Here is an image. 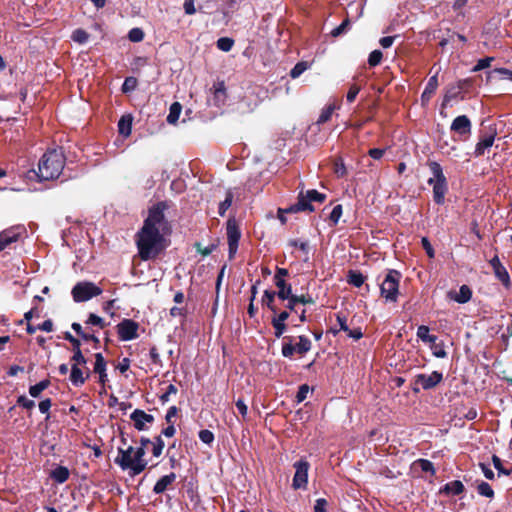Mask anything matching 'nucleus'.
<instances>
[{
    "label": "nucleus",
    "mask_w": 512,
    "mask_h": 512,
    "mask_svg": "<svg viewBox=\"0 0 512 512\" xmlns=\"http://www.w3.org/2000/svg\"><path fill=\"white\" fill-rule=\"evenodd\" d=\"M164 209V203L153 206L149 210L143 227L136 235V244L142 260L155 258L164 249V235L168 231Z\"/></svg>",
    "instance_id": "f257e3e1"
},
{
    "label": "nucleus",
    "mask_w": 512,
    "mask_h": 512,
    "mask_svg": "<svg viewBox=\"0 0 512 512\" xmlns=\"http://www.w3.org/2000/svg\"><path fill=\"white\" fill-rule=\"evenodd\" d=\"M144 456L145 451L143 447H134L131 445L126 448L119 447L114 462L122 470H128L131 476H136L142 473L148 465Z\"/></svg>",
    "instance_id": "f03ea898"
},
{
    "label": "nucleus",
    "mask_w": 512,
    "mask_h": 512,
    "mask_svg": "<svg viewBox=\"0 0 512 512\" xmlns=\"http://www.w3.org/2000/svg\"><path fill=\"white\" fill-rule=\"evenodd\" d=\"M64 168V156L58 150L45 153L39 161L37 176L40 181L57 178Z\"/></svg>",
    "instance_id": "7ed1b4c3"
},
{
    "label": "nucleus",
    "mask_w": 512,
    "mask_h": 512,
    "mask_svg": "<svg viewBox=\"0 0 512 512\" xmlns=\"http://www.w3.org/2000/svg\"><path fill=\"white\" fill-rule=\"evenodd\" d=\"M428 165L432 174L428 179V184L433 187V199L437 204H443L448 187L442 167L439 163L434 161L430 162Z\"/></svg>",
    "instance_id": "20e7f679"
},
{
    "label": "nucleus",
    "mask_w": 512,
    "mask_h": 512,
    "mask_svg": "<svg viewBox=\"0 0 512 512\" xmlns=\"http://www.w3.org/2000/svg\"><path fill=\"white\" fill-rule=\"evenodd\" d=\"M294 338L286 336L282 342V355L286 358H291L295 353L303 356L310 351L312 343L311 340L304 335L298 337V342L294 343Z\"/></svg>",
    "instance_id": "39448f33"
},
{
    "label": "nucleus",
    "mask_w": 512,
    "mask_h": 512,
    "mask_svg": "<svg viewBox=\"0 0 512 512\" xmlns=\"http://www.w3.org/2000/svg\"><path fill=\"white\" fill-rule=\"evenodd\" d=\"M401 274L396 270H390L380 285L381 296L387 302H396L399 294V282Z\"/></svg>",
    "instance_id": "423d86ee"
},
{
    "label": "nucleus",
    "mask_w": 512,
    "mask_h": 512,
    "mask_svg": "<svg viewBox=\"0 0 512 512\" xmlns=\"http://www.w3.org/2000/svg\"><path fill=\"white\" fill-rule=\"evenodd\" d=\"M102 293V289L93 282L81 281L75 284L71 294L75 302H86Z\"/></svg>",
    "instance_id": "0eeeda50"
},
{
    "label": "nucleus",
    "mask_w": 512,
    "mask_h": 512,
    "mask_svg": "<svg viewBox=\"0 0 512 512\" xmlns=\"http://www.w3.org/2000/svg\"><path fill=\"white\" fill-rule=\"evenodd\" d=\"M443 379L442 373L433 371L430 374H418L414 377V392H419L420 389L428 390L434 388Z\"/></svg>",
    "instance_id": "6e6552de"
},
{
    "label": "nucleus",
    "mask_w": 512,
    "mask_h": 512,
    "mask_svg": "<svg viewBox=\"0 0 512 512\" xmlns=\"http://www.w3.org/2000/svg\"><path fill=\"white\" fill-rule=\"evenodd\" d=\"M450 129L458 136V140L467 141L471 136L472 124L466 115H461L452 121Z\"/></svg>",
    "instance_id": "1a4fd4ad"
},
{
    "label": "nucleus",
    "mask_w": 512,
    "mask_h": 512,
    "mask_svg": "<svg viewBox=\"0 0 512 512\" xmlns=\"http://www.w3.org/2000/svg\"><path fill=\"white\" fill-rule=\"evenodd\" d=\"M309 463L306 460H300L294 463L295 474L292 487L294 489L306 488L308 483Z\"/></svg>",
    "instance_id": "9d476101"
},
{
    "label": "nucleus",
    "mask_w": 512,
    "mask_h": 512,
    "mask_svg": "<svg viewBox=\"0 0 512 512\" xmlns=\"http://www.w3.org/2000/svg\"><path fill=\"white\" fill-rule=\"evenodd\" d=\"M139 325L131 319H124L117 325L118 336L122 341H130L138 337Z\"/></svg>",
    "instance_id": "9b49d317"
},
{
    "label": "nucleus",
    "mask_w": 512,
    "mask_h": 512,
    "mask_svg": "<svg viewBox=\"0 0 512 512\" xmlns=\"http://www.w3.org/2000/svg\"><path fill=\"white\" fill-rule=\"evenodd\" d=\"M227 240L229 246V257L233 258L238 249V243L240 239V231L235 220H229L227 222Z\"/></svg>",
    "instance_id": "f8f14e48"
},
{
    "label": "nucleus",
    "mask_w": 512,
    "mask_h": 512,
    "mask_svg": "<svg viewBox=\"0 0 512 512\" xmlns=\"http://www.w3.org/2000/svg\"><path fill=\"white\" fill-rule=\"evenodd\" d=\"M337 323L339 325L338 330H333V333H337L338 331H344L347 333V336L350 338H353L354 340H359L362 338L363 333L359 327L350 329L347 324V319L345 316L338 314L337 317Z\"/></svg>",
    "instance_id": "ddd939ff"
},
{
    "label": "nucleus",
    "mask_w": 512,
    "mask_h": 512,
    "mask_svg": "<svg viewBox=\"0 0 512 512\" xmlns=\"http://www.w3.org/2000/svg\"><path fill=\"white\" fill-rule=\"evenodd\" d=\"M130 418L133 420L135 428L139 431L144 430L146 424L152 423L154 420L151 414H147L145 411L139 409L134 410Z\"/></svg>",
    "instance_id": "4468645a"
},
{
    "label": "nucleus",
    "mask_w": 512,
    "mask_h": 512,
    "mask_svg": "<svg viewBox=\"0 0 512 512\" xmlns=\"http://www.w3.org/2000/svg\"><path fill=\"white\" fill-rule=\"evenodd\" d=\"M20 236V228H10L0 232V251L9 244L18 240Z\"/></svg>",
    "instance_id": "2eb2a0df"
},
{
    "label": "nucleus",
    "mask_w": 512,
    "mask_h": 512,
    "mask_svg": "<svg viewBox=\"0 0 512 512\" xmlns=\"http://www.w3.org/2000/svg\"><path fill=\"white\" fill-rule=\"evenodd\" d=\"M314 210V207L312 206L310 199L308 196L303 193L299 194L298 201L294 205H291L288 209H286V212H299V211H309L312 212Z\"/></svg>",
    "instance_id": "dca6fc26"
},
{
    "label": "nucleus",
    "mask_w": 512,
    "mask_h": 512,
    "mask_svg": "<svg viewBox=\"0 0 512 512\" xmlns=\"http://www.w3.org/2000/svg\"><path fill=\"white\" fill-rule=\"evenodd\" d=\"M448 296L458 303H466L471 299L472 291L467 285H462L458 292L450 291Z\"/></svg>",
    "instance_id": "f3484780"
},
{
    "label": "nucleus",
    "mask_w": 512,
    "mask_h": 512,
    "mask_svg": "<svg viewBox=\"0 0 512 512\" xmlns=\"http://www.w3.org/2000/svg\"><path fill=\"white\" fill-rule=\"evenodd\" d=\"M89 376V370L83 371L79 366H71L70 380L73 385L81 386Z\"/></svg>",
    "instance_id": "a211bd4d"
},
{
    "label": "nucleus",
    "mask_w": 512,
    "mask_h": 512,
    "mask_svg": "<svg viewBox=\"0 0 512 512\" xmlns=\"http://www.w3.org/2000/svg\"><path fill=\"white\" fill-rule=\"evenodd\" d=\"M495 140V134L491 133L488 135L483 136L479 142L476 144L475 147V155L476 156H482L485 154V151L488 150L494 143Z\"/></svg>",
    "instance_id": "6ab92c4d"
},
{
    "label": "nucleus",
    "mask_w": 512,
    "mask_h": 512,
    "mask_svg": "<svg viewBox=\"0 0 512 512\" xmlns=\"http://www.w3.org/2000/svg\"><path fill=\"white\" fill-rule=\"evenodd\" d=\"M437 87H438V77L436 74L429 78V80L426 84V87L421 95V100L423 103H426L431 99V97L435 93Z\"/></svg>",
    "instance_id": "aec40b11"
},
{
    "label": "nucleus",
    "mask_w": 512,
    "mask_h": 512,
    "mask_svg": "<svg viewBox=\"0 0 512 512\" xmlns=\"http://www.w3.org/2000/svg\"><path fill=\"white\" fill-rule=\"evenodd\" d=\"M176 479L175 473L162 476L154 485L153 491L156 494L163 493Z\"/></svg>",
    "instance_id": "412c9836"
},
{
    "label": "nucleus",
    "mask_w": 512,
    "mask_h": 512,
    "mask_svg": "<svg viewBox=\"0 0 512 512\" xmlns=\"http://www.w3.org/2000/svg\"><path fill=\"white\" fill-rule=\"evenodd\" d=\"M275 285L278 288L276 294L279 299L284 301L286 298H290V295H292V287L290 284L286 283L285 279L279 278Z\"/></svg>",
    "instance_id": "4be33fe9"
},
{
    "label": "nucleus",
    "mask_w": 512,
    "mask_h": 512,
    "mask_svg": "<svg viewBox=\"0 0 512 512\" xmlns=\"http://www.w3.org/2000/svg\"><path fill=\"white\" fill-rule=\"evenodd\" d=\"M132 129V117L130 115H124L118 122V131L124 136L128 137L131 134Z\"/></svg>",
    "instance_id": "5701e85b"
},
{
    "label": "nucleus",
    "mask_w": 512,
    "mask_h": 512,
    "mask_svg": "<svg viewBox=\"0 0 512 512\" xmlns=\"http://www.w3.org/2000/svg\"><path fill=\"white\" fill-rule=\"evenodd\" d=\"M464 491V485L459 480H454L447 483L442 489L441 492L446 493L448 495H459Z\"/></svg>",
    "instance_id": "b1692460"
},
{
    "label": "nucleus",
    "mask_w": 512,
    "mask_h": 512,
    "mask_svg": "<svg viewBox=\"0 0 512 512\" xmlns=\"http://www.w3.org/2000/svg\"><path fill=\"white\" fill-rule=\"evenodd\" d=\"M69 475V470L64 466H58L51 472V478L59 484H62L65 481H67Z\"/></svg>",
    "instance_id": "393cba45"
},
{
    "label": "nucleus",
    "mask_w": 512,
    "mask_h": 512,
    "mask_svg": "<svg viewBox=\"0 0 512 512\" xmlns=\"http://www.w3.org/2000/svg\"><path fill=\"white\" fill-rule=\"evenodd\" d=\"M429 327L421 325L417 329V337L425 343H434L437 340L435 335L429 334Z\"/></svg>",
    "instance_id": "a878e982"
},
{
    "label": "nucleus",
    "mask_w": 512,
    "mask_h": 512,
    "mask_svg": "<svg viewBox=\"0 0 512 512\" xmlns=\"http://www.w3.org/2000/svg\"><path fill=\"white\" fill-rule=\"evenodd\" d=\"M182 110V106L180 103L175 102L170 106L169 114L167 116V122L170 124H175L180 116Z\"/></svg>",
    "instance_id": "bb28decb"
},
{
    "label": "nucleus",
    "mask_w": 512,
    "mask_h": 512,
    "mask_svg": "<svg viewBox=\"0 0 512 512\" xmlns=\"http://www.w3.org/2000/svg\"><path fill=\"white\" fill-rule=\"evenodd\" d=\"M275 296H277L275 291L265 290L262 297V303L266 305L273 313L276 314L277 310L273 305Z\"/></svg>",
    "instance_id": "cd10ccee"
},
{
    "label": "nucleus",
    "mask_w": 512,
    "mask_h": 512,
    "mask_svg": "<svg viewBox=\"0 0 512 512\" xmlns=\"http://www.w3.org/2000/svg\"><path fill=\"white\" fill-rule=\"evenodd\" d=\"M49 385H50L49 380H42L39 383H37L29 388V394L32 397L36 398L41 394L42 391H44L46 388H48Z\"/></svg>",
    "instance_id": "c85d7f7f"
},
{
    "label": "nucleus",
    "mask_w": 512,
    "mask_h": 512,
    "mask_svg": "<svg viewBox=\"0 0 512 512\" xmlns=\"http://www.w3.org/2000/svg\"><path fill=\"white\" fill-rule=\"evenodd\" d=\"M493 271H494V274L497 277V279L500 280L503 283V285H505L506 287H508L510 285L509 274L503 265L497 267Z\"/></svg>",
    "instance_id": "c756f323"
},
{
    "label": "nucleus",
    "mask_w": 512,
    "mask_h": 512,
    "mask_svg": "<svg viewBox=\"0 0 512 512\" xmlns=\"http://www.w3.org/2000/svg\"><path fill=\"white\" fill-rule=\"evenodd\" d=\"M214 97L218 104L223 103L226 97L225 85L223 82H218L214 85Z\"/></svg>",
    "instance_id": "7c9ffc66"
},
{
    "label": "nucleus",
    "mask_w": 512,
    "mask_h": 512,
    "mask_svg": "<svg viewBox=\"0 0 512 512\" xmlns=\"http://www.w3.org/2000/svg\"><path fill=\"white\" fill-rule=\"evenodd\" d=\"M477 491L481 496H484L487 498L494 497V491H493L492 487L490 486V484H488L487 482H484V481L480 482L477 485Z\"/></svg>",
    "instance_id": "2f4dec72"
},
{
    "label": "nucleus",
    "mask_w": 512,
    "mask_h": 512,
    "mask_svg": "<svg viewBox=\"0 0 512 512\" xmlns=\"http://www.w3.org/2000/svg\"><path fill=\"white\" fill-rule=\"evenodd\" d=\"M309 64L305 61L298 62L290 71V76L293 79L298 78L303 72L309 68Z\"/></svg>",
    "instance_id": "473e14b6"
},
{
    "label": "nucleus",
    "mask_w": 512,
    "mask_h": 512,
    "mask_svg": "<svg viewBox=\"0 0 512 512\" xmlns=\"http://www.w3.org/2000/svg\"><path fill=\"white\" fill-rule=\"evenodd\" d=\"M364 276L359 272L350 271L348 275V283L355 286L360 287L364 283Z\"/></svg>",
    "instance_id": "72a5a7b5"
},
{
    "label": "nucleus",
    "mask_w": 512,
    "mask_h": 512,
    "mask_svg": "<svg viewBox=\"0 0 512 512\" xmlns=\"http://www.w3.org/2000/svg\"><path fill=\"white\" fill-rule=\"evenodd\" d=\"M71 38L74 42L84 44L89 39V34L83 29H76L73 31Z\"/></svg>",
    "instance_id": "f704fd0d"
},
{
    "label": "nucleus",
    "mask_w": 512,
    "mask_h": 512,
    "mask_svg": "<svg viewBox=\"0 0 512 512\" xmlns=\"http://www.w3.org/2000/svg\"><path fill=\"white\" fill-rule=\"evenodd\" d=\"M430 349L432 354L437 358H445L447 356L443 343H437L436 341L434 343H430Z\"/></svg>",
    "instance_id": "c9c22d12"
},
{
    "label": "nucleus",
    "mask_w": 512,
    "mask_h": 512,
    "mask_svg": "<svg viewBox=\"0 0 512 512\" xmlns=\"http://www.w3.org/2000/svg\"><path fill=\"white\" fill-rule=\"evenodd\" d=\"M233 201V193L231 191H227L225 199L219 204V214L223 216L227 209L231 206Z\"/></svg>",
    "instance_id": "e433bc0d"
},
{
    "label": "nucleus",
    "mask_w": 512,
    "mask_h": 512,
    "mask_svg": "<svg viewBox=\"0 0 512 512\" xmlns=\"http://www.w3.org/2000/svg\"><path fill=\"white\" fill-rule=\"evenodd\" d=\"M234 41L228 37H222L217 40V48L221 51L228 52L232 49Z\"/></svg>",
    "instance_id": "4c0bfd02"
},
{
    "label": "nucleus",
    "mask_w": 512,
    "mask_h": 512,
    "mask_svg": "<svg viewBox=\"0 0 512 512\" xmlns=\"http://www.w3.org/2000/svg\"><path fill=\"white\" fill-rule=\"evenodd\" d=\"M74 354L71 358V361L73 362L71 366H85L86 365V359L83 356L81 349H75L73 350Z\"/></svg>",
    "instance_id": "58836bf2"
},
{
    "label": "nucleus",
    "mask_w": 512,
    "mask_h": 512,
    "mask_svg": "<svg viewBox=\"0 0 512 512\" xmlns=\"http://www.w3.org/2000/svg\"><path fill=\"white\" fill-rule=\"evenodd\" d=\"M106 371V362L104 360V357L101 353L95 354V364H94V372H104Z\"/></svg>",
    "instance_id": "ea45409f"
},
{
    "label": "nucleus",
    "mask_w": 512,
    "mask_h": 512,
    "mask_svg": "<svg viewBox=\"0 0 512 512\" xmlns=\"http://www.w3.org/2000/svg\"><path fill=\"white\" fill-rule=\"evenodd\" d=\"M333 112H334L333 106H328V107L324 108L319 115L317 123L323 124V123H326L327 121H329Z\"/></svg>",
    "instance_id": "a19ab883"
},
{
    "label": "nucleus",
    "mask_w": 512,
    "mask_h": 512,
    "mask_svg": "<svg viewBox=\"0 0 512 512\" xmlns=\"http://www.w3.org/2000/svg\"><path fill=\"white\" fill-rule=\"evenodd\" d=\"M128 38L132 42H140L144 38V32L140 28H133L129 31Z\"/></svg>",
    "instance_id": "79ce46f5"
},
{
    "label": "nucleus",
    "mask_w": 512,
    "mask_h": 512,
    "mask_svg": "<svg viewBox=\"0 0 512 512\" xmlns=\"http://www.w3.org/2000/svg\"><path fill=\"white\" fill-rule=\"evenodd\" d=\"M493 74H499L502 79H508L512 81V71L506 68L495 69L488 73V78H491Z\"/></svg>",
    "instance_id": "37998d69"
},
{
    "label": "nucleus",
    "mask_w": 512,
    "mask_h": 512,
    "mask_svg": "<svg viewBox=\"0 0 512 512\" xmlns=\"http://www.w3.org/2000/svg\"><path fill=\"white\" fill-rule=\"evenodd\" d=\"M271 324L274 328L275 337L280 338L286 331V323L278 322V321L272 319Z\"/></svg>",
    "instance_id": "c03bdc74"
},
{
    "label": "nucleus",
    "mask_w": 512,
    "mask_h": 512,
    "mask_svg": "<svg viewBox=\"0 0 512 512\" xmlns=\"http://www.w3.org/2000/svg\"><path fill=\"white\" fill-rule=\"evenodd\" d=\"M382 52L380 50H374L370 53L368 63L370 66H377L382 60Z\"/></svg>",
    "instance_id": "a18cd8bd"
},
{
    "label": "nucleus",
    "mask_w": 512,
    "mask_h": 512,
    "mask_svg": "<svg viewBox=\"0 0 512 512\" xmlns=\"http://www.w3.org/2000/svg\"><path fill=\"white\" fill-rule=\"evenodd\" d=\"M153 449L152 453L155 457H159L162 454L163 448H164V441L159 436L155 439V441L152 443Z\"/></svg>",
    "instance_id": "49530a36"
},
{
    "label": "nucleus",
    "mask_w": 512,
    "mask_h": 512,
    "mask_svg": "<svg viewBox=\"0 0 512 512\" xmlns=\"http://www.w3.org/2000/svg\"><path fill=\"white\" fill-rule=\"evenodd\" d=\"M199 439L205 443L210 445L214 441V434L207 429H203L199 432Z\"/></svg>",
    "instance_id": "de8ad7c7"
},
{
    "label": "nucleus",
    "mask_w": 512,
    "mask_h": 512,
    "mask_svg": "<svg viewBox=\"0 0 512 512\" xmlns=\"http://www.w3.org/2000/svg\"><path fill=\"white\" fill-rule=\"evenodd\" d=\"M493 61H494L493 57L482 58V59L478 60L477 64L473 68V71H479V70L488 68Z\"/></svg>",
    "instance_id": "09e8293b"
},
{
    "label": "nucleus",
    "mask_w": 512,
    "mask_h": 512,
    "mask_svg": "<svg viewBox=\"0 0 512 512\" xmlns=\"http://www.w3.org/2000/svg\"><path fill=\"white\" fill-rule=\"evenodd\" d=\"M306 195L310 199V202L317 201V202L322 203L326 199V195L325 194L319 193L316 190H308L306 192Z\"/></svg>",
    "instance_id": "8fccbe9b"
},
{
    "label": "nucleus",
    "mask_w": 512,
    "mask_h": 512,
    "mask_svg": "<svg viewBox=\"0 0 512 512\" xmlns=\"http://www.w3.org/2000/svg\"><path fill=\"white\" fill-rule=\"evenodd\" d=\"M349 25H350L349 20L348 19L344 20L338 27L334 28L331 31V35L333 37L340 36L341 34H343L348 29Z\"/></svg>",
    "instance_id": "3c124183"
},
{
    "label": "nucleus",
    "mask_w": 512,
    "mask_h": 512,
    "mask_svg": "<svg viewBox=\"0 0 512 512\" xmlns=\"http://www.w3.org/2000/svg\"><path fill=\"white\" fill-rule=\"evenodd\" d=\"M341 216H342V206L341 205H336L332 209L329 218L332 221V223L334 225H336L338 223L339 219L341 218Z\"/></svg>",
    "instance_id": "603ef678"
},
{
    "label": "nucleus",
    "mask_w": 512,
    "mask_h": 512,
    "mask_svg": "<svg viewBox=\"0 0 512 512\" xmlns=\"http://www.w3.org/2000/svg\"><path fill=\"white\" fill-rule=\"evenodd\" d=\"M417 464L419 465L423 472H430L431 474H434L435 470L433 464L429 460L419 459L417 461Z\"/></svg>",
    "instance_id": "864d4df0"
},
{
    "label": "nucleus",
    "mask_w": 512,
    "mask_h": 512,
    "mask_svg": "<svg viewBox=\"0 0 512 512\" xmlns=\"http://www.w3.org/2000/svg\"><path fill=\"white\" fill-rule=\"evenodd\" d=\"M492 462H493L494 467L498 470V472L500 474H504V475H509L510 474V471L505 470L503 468L502 461H501V459L498 456L493 455L492 456Z\"/></svg>",
    "instance_id": "5fc2aeb1"
},
{
    "label": "nucleus",
    "mask_w": 512,
    "mask_h": 512,
    "mask_svg": "<svg viewBox=\"0 0 512 512\" xmlns=\"http://www.w3.org/2000/svg\"><path fill=\"white\" fill-rule=\"evenodd\" d=\"M17 403L18 405L26 409H32L35 406V402L33 400L28 399L25 396H20L17 400Z\"/></svg>",
    "instance_id": "6e6d98bb"
},
{
    "label": "nucleus",
    "mask_w": 512,
    "mask_h": 512,
    "mask_svg": "<svg viewBox=\"0 0 512 512\" xmlns=\"http://www.w3.org/2000/svg\"><path fill=\"white\" fill-rule=\"evenodd\" d=\"M87 324L96 325L102 328L104 327V320L96 314L91 313L88 317Z\"/></svg>",
    "instance_id": "4d7b16f0"
},
{
    "label": "nucleus",
    "mask_w": 512,
    "mask_h": 512,
    "mask_svg": "<svg viewBox=\"0 0 512 512\" xmlns=\"http://www.w3.org/2000/svg\"><path fill=\"white\" fill-rule=\"evenodd\" d=\"M360 91V87L356 84L352 85L350 88H349V91L347 93V101L348 102H353L357 96V94L359 93Z\"/></svg>",
    "instance_id": "13d9d810"
},
{
    "label": "nucleus",
    "mask_w": 512,
    "mask_h": 512,
    "mask_svg": "<svg viewBox=\"0 0 512 512\" xmlns=\"http://www.w3.org/2000/svg\"><path fill=\"white\" fill-rule=\"evenodd\" d=\"M309 392V387L307 385L300 386L298 393L296 395L297 402H302L307 398V394Z\"/></svg>",
    "instance_id": "bf43d9fd"
},
{
    "label": "nucleus",
    "mask_w": 512,
    "mask_h": 512,
    "mask_svg": "<svg viewBox=\"0 0 512 512\" xmlns=\"http://www.w3.org/2000/svg\"><path fill=\"white\" fill-rule=\"evenodd\" d=\"M170 315L172 317L184 318L186 316V309L184 307L174 306L170 309Z\"/></svg>",
    "instance_id": "052dcab7"
},
{
    "label": "nucleus",
    "mask_w": 512,
    "mask_h": 512,
    "mask_svg": "<svg viewBox=\"0 0 512 512\" xmlns=\"http://www.w3.org/2000/svg\"><path fill=\"white\" fill-rule=\"evenodd\" d=\"M176 393L177 388L173 384H170L168 385L166 392L161 396V400L163 402H167L169 401L170 395H175Z\"/></svg>",
    "instance_id": "680f3d73"
},
{
    "label": "nucleus",
    "mask_w": 512,
    "mask_h": 512,
    "mask_svg": "<svg viewBox=\"0 0 512 512\" xmlns=\"http://www.w3.org/2000/svg\"><path fill=\"white\" fill-rule=\"evenodd\" d=\"M334 171L339 177H343L346 174V167L342 161H336L334 165Z\"/></svg>",
    "instance_id": "e2e57ef3"
},
{
    "label": "nucleus",
    "mask_w": 512,
    "mask_h": 512,
    "mask_svg": "<svg viewBox=\"0 0 512 512\" xmlns=\"http://www.w3.org/2000/svg\"><path fill=\"white\" fill-rule=\"evenodd\" d=\"M136 86V80L134 78H126L124 83H123V86H122V90L123 92H128L130 90H133Z\"/></svg>",
    "instance_id": "0e129e2a"
},
{
    "label": "nucleus",
    "mask_w": 512,
    "mask_h": 512,
    "mask_svg": "<svg viewBox=\"0 0 512 512\" xmlns=\"http://www.w3.org/2000/svg\"><path fill=\"white\" fill-rule=\"evenodd\" d=\"M183 7L185 10V13L188 15H193L196 12V9L194 6V0H185Z\"/></svg>",
    "instance_id": "69168bd1"
},
{
    "label": "nucleus",
    "mask_w": 512,
    "mask_h": 512,
    "mask_svg": "<svg viewBox=\"0 0 512 512\" xmlns=\"http://www.w3.org/2000/svg\"><path fill=\"white\" fill-rule=\"evenodd\" d=\"M326 506L327 501L323 498L317 499L315 506H314V512H326Z\"/></svg>",
    "instance_id": "338daca9"
},
{
    "label": "nucleus",
    "mask_w": 512,
    "mask_h": 512,
    "mask_svg": "<svg viewBox=\"0 0 512 512\" xmlns=\"http://www.w3.org/2000/svg\"><path fill=\"white\" fill-rule=\"evenodd\" d=\"M385 153V150L384 149H379V148H373V149H370L368 154L375 160H379L382 158V156L384 155Z\"/></svg>",
    "instance_id": "774afa93"
}]
</instances>
